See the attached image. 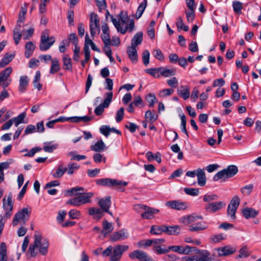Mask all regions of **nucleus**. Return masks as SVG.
<instances>
[{
	"label": "nucleus",
	"mask_w": 261,
	"mask_h": 261,
	"mask_svg": "<svg viewBox=\"0 0 261 261\" xmlns=\"http://www.w3.org/2000/svg\"><path fill=\"white\" fill-rule=\"evenodd\" d=\"M48 246L49 243L46 239L42 238L39 234H36L34 243L30 245L27 255L28 256L34 257L39 250L42 255H45L47 253Z\"/></svg>",
	"instance_id": "1"
},
{
	"label": "nucleus",
	"mask_w": 261,
	"mask_h": 261,
	"mask_svg": "<svg viewBox=\"0 0 261 261\" xmlns=\"http://www.w3.org/2000/svg\"><path fill=\"white\" fill-rule=\"evenodd\" d=\"M113 87V80L109 78H106L105 83V88L109 91L104 94L103 100L99 105V115L102 114L105 109L108 108L112 101L113 94L112 90Z\"/></svg>",
	"instance_id": "2"
},
{
	"label": "nucleus",
	"mask_w": 261,
	"mask_h": 261,
	"mask_svg": "<svg viewBox=\"0 0 261 261\" xmlns=\"http://www.w3.org/2000/svg\"><path fill=\"white\" fill-rule=\"evenodd\" d=\"M128 248L127 245H117L115 247L111 246H109L102 252V255L108 256L111 254L110 261H119L121 258L123 253Z\"/></svg>",
	"instance_id": "3"
},
{
	"label": "nucleus",
	"mask_w": 261,
	"mask_h": 261,
	"mask_svg": "<svg viewBox=\"0 0 261 261\" xmlns=\"http://www.w3.org/2000/svg\"><path fill=\"white\" fill-rule=\"evenodd\" d=\"M238 172V167L235 165H229L227 168L218 172L213 177L214 181H225L227 179L234 176Z\"/></svg>",
	"instance_id": "4"
},
{
	"label": "nucleus",
	"mask_w": 261,
	"mask_h": 261,
	"mask_svg": "<svg viewBox=\"0 0 261 261\" xmlns=\"http://www.w3.org/2000/svg\"><path fill=\"white\" fill-rule=\"evenodd\" d=\"M55 38L54 36L49 37V31L45 29L41 33L39 48L41 51H46L49 49L54 44Z\"/></svg>",
	"instance_id": "5"
},
{
	"label": "nucleus",
	"mask_w": 261,
	"mask_h": 261,
	"mask_svg": "<svg viewBox=\"0 0 261 261\" xmlns=\"http://www.w3.org/2000/svg\"><path fill=\"white\" fill-rule=\"evenodd\" d=\"M31 211L28 208H23L15 214L12 221L13 226L23 225L30 218Z\"/></svg>",
	"instance_id": "6"
},
{
	"label": "nucleus",
	"mask_w": 261,
	"mask_h": 261,
	"mask_svg": "<svg viewBox=\"0 0 261 261\" xmlns=\"http://www.w3.org/2000/svg\"><path fill=\"white\" fill-rule=\"evenodd\" d=\"M93 195L92 193H89L86 195H80L69 199L66 203L73 206H78L82 204L88 203L90 201V198Z\"/></svg>",
	"instance_id": "7"
},
{
	"label": "nucleus",
	"mask_w": 261,
	"mask_h": 261,
	"mask_svg": "<svg viewBox=\"0 0 261 261\" xmlns=\"http://www.w3.org/2000/svg\"><path fill=\"white\" fill-rule=\"evenodd\" d=\"M12 71V68L8 67L0 72V86L2 85L3 89H6L11 84L12 80L9 77Z\"/></svg>",
	"instance_id": "8"
},
{
	"label": "nucleus",
	"mask_w": 261,
	"mask_h": 261,
	"mask_svg": "<svg viewBox=\"0 0 261 261\" xmlns=\"http://www.w3.org/2000/svg\"><path fill=\"white\" fill-rule=\"evenodd\" d=\"M225 205L222 201L211 202L205 204L204 209L207 212L214 213L221 210Z\"/></svg>",
	"instance_id": "9"
},
{
	"label": "nucleus",
	"mask_w": 261,
	"mask_h": 261,
	"mask_svg": "<svg viewBox=\"0 0 261 261\" xmlns=\"http://www.w3.org/2000/svg\"><path fill=\"white\" fill-rule=\"evenodd\" d=\"M195 247L188 245L170 246L169 247V252L172 251L180 254L188 255L194 250Z\"/></svg>",
	"instance_id": "10"
},
{
	"label": "nucleus",
	"mask_w": 261,
	"mask_h": 261,
	"mask_svg": "<svg viewBox=\"0 0 261 261\" xmlns=\"http://www.w3.org/2000/svg\"><path fill=\"white\" fill-rule=\"evenodd\" d=\"M89 27L91 36L94 37L98 31V16L94 12L91 13Z\"/></svg>",
	"instance_id": "11"
},
{
	"label": "nucleus",
	"mask_w": 261,
	"mask_h": 261,
	"mask_svg": "<svg viewBox=\"0 0 261 261\" xmlns=\"http://www.w3.org/2000/svg\"><path fill=\"white\" fill-rule=\"evenodd\" d=\"M166 205L170 208L178 211L186 210L187 207V203L180 200H171L166 203Z\"/></svg>",
	"instance_id": "12"
},
{
	"label": "nucleus",
	"mask_w": 261,
	"mask_h": 261,
	"mask_svg": "<svg viewBox=\"0 0 261 261\" xmlns=\"http://www.w3.org/2000/svg\"><path fill=\"white\" fill-rule=\"evenodd\" d=\"M129 256L132 259H138L140 261H153L145 252L139 250H136L130 253Z\"/></svg>",
	"instance_id": "13"
},
{
	"label": "nucleus",
	"mask_w": 261,
	"mask_h": 261,
	"mask_svg": "<svg viewBox=\"0 0 261 261\" xmlns=\"http://www.w3.org/2000/svg\"><path fill=\"white\" fill-rule=\"evenodd\" d=\"M138 206L145 211L141 214V216L143 219H151L153 218L154 214L159 212L158 210L150 208L144 205H139Z\"/></svg>",
	"instance_id": "14"
},
{
	"label": "nucleus",
	"mask_w": 261,
	"mask_h": 261,
	"mask_svg": "<svg viewBox=\"0 0 261 261\" xmlns=\"http://www.w3.org/2000/svg\"><path fill=\"white\" fill-rule=\"evenodd\" d=\"M3 208L5 211L4 217L6 218H9L12 215L13 209V203L11 200V197L9 196L7 199H3Z\"/></svg>",
	"instance_id": "15"
},
{
	"label": "nucleus",
	"mask_w": 261,
	"mask_h": 261,
	"mask_svg": "<svg viewBox=\"0 0 261 261\" xmlns=\"http://www.w3.org/2000/svg\"><path fill=\"white\" fill-rule=\"evenodd\" d=\"M128 236V235L126 230L122 229L112 234L110 237V240L113 242H116L123 240L127 238Z\"/></svg>",
	"instance_id": "16"
},
{
	"label": "nucleus",
	"mask_w": 261,
	"mask_h": 261,
	"mask_svg": "<svg viewBox=\"0 0 261 261\" xmlns=\"http://www.w3.org/2000/svg\"><path fill=\"white\" fill-rule=\"evenodd\" d=\"M112 22L118 32L124 34L127 31V23L120 22V20L111 16Z\"/></svg>",
	"instance_id": "17"
},
{
	"label": "nucleus",
	"mask_w": 261,
	"mask_h": 261,
	"mask_svg": "<svg viewBox=\"0 0 261 261\" xmlns=\"http://www.w3.org/2000/svg\"><path fill=\"white\" fill-rule=\"evenodd\" d=\"M208 227V224L206 222L201 221L190 225L189 229L190 232H195L205 230Z\"/></svg>",
	"instance_id": "18"
},
{
	"label": "nucleus",
	"mask_w": 261,
	"mask_h": 261,
	"mask_svg": "<svg viewBox=\"0 0 261 261\" xmlns=\"http://www.w3.org/2000/svg\"><path fill=\"white\" fill-rule=\"evenodd\" d=\"M111 204V197L110 196H107L99 200V206L103 210V211L112 215V213L109 211Z\"/></svg>",
	"instance_id": "19"
},
{
	"label": "nucleus",
	"mask_w": 261,
	"mask_h": 261,
	"mask_svg": "<svg viewBox=\"0 0 261 261\" xmlns=\"http://www.w3.org/2000/svg\"><path fill=\"white\" fill-rule=\"evenodd\" d=\"M218 255L220 256H225L234 253L236 249L230 246H225L219 248L217 249Z\"/></svg>",
	"instance_id": "20"
},
{
	"label": "nucleus",
	"mask_w": 261,
	"mask_h": 261,
	"mask_svg": "<svg viewBox=\"0 0 261 261\" xmlns=\"http://www.w3.org/2000/svg\"><path fill=\"white\" fill-rule=\"evenodd\" d=\"M243 216L246 219L255 217L258 214V212L252 207H246L242 210Z\"/></svg>",
	"instance_id": "21"
},
{
	"label": "nucleus",
	"mask_w": 261,
	"mask_h": 261,
	"mask_svg": "<svg viewBox=\"0 0 261 261\" xmlns=\"http://www.w3.org/2000/svg\"><path fill=\"white\" fill-rule=\"evenodd\" d=\"M91 46V48L93 50H97V47L95 44L93 43V42L91 40L89 37L88 34H86L85 36V44H84V51L86 52L87 55H88V53H90L89 50V46Z\"/></svg>",
	"instance_id": "22"
},
{
	"label": "nucleus",
	"mask_w": 261,
	"mask_h": 261,
	"mask_svg": "<svg viewBox=\"0 0 261 261\" xmlns=\"http://www.w3.org/2000/svg\"><path fill=\"white\" fill-rule=\"evenodd\" d=\"M102 34L101 38L103 42L111 41L110 29L107 23H103L101 25Z\"/></svg>",
	"instance_id": "23"
},
{
	"label": "nucleus",
	"mask_w": 261,
	"mask_h": 261,
	"mask_svg": "<svg viewBox=\"0 0 261 261\" xmlns=\"http://www.w3.org/2000/svg\"><path fill=\"white\" fill-rule=\"evenodd\" d=\"M202 219L203 217L201 216L193 214L183 217L182 218V222L185 225H188L196 221L198 219L202 220Z\"/></svg>",
	"instance_id": "24"
},
{
	"label": "nucleus",
	"mask_w": 261,
	"mask_h": 261,
	"mask_svg": "<svg viewBox=\"0 0 261 261\" xmlns=\"http://www.w3.org/2000/svg\"><path fill=\"white\" fill-rule=\"evenodd\" d=\"M29 79L27 75L21 76L19 79V84L18 87L19 91L21 92H24L28 86Z\"/></svg>",
	"instance_id": "25"
},
{
	"label": "nucleus",
	"mask_w": 261,
	"mask_h": 261,
	"mask_svg": "<svg viewBox=\"0 0 261 261\" xmlns=\"http://www.w3.org/2000/svg\"><path fill=\"white\" fill-rule=\"evenodd\" d=\"M127 53L132 62L136 63L138 60V54L136 47L132 46L128 47Z\"/></svg>",
	"instance_id": "26"
},
{
	"label": "nucleus",
	"mask_w": 261,
	"mask_h": 261,
	"mask_svg": "<svg viewBox=\"0 0 261 261\" xmlns=\"http://www.w3.org/2000/svg\"><path fill=\"white\" fill-rule=\"evenodd\" d=\"M21 25H16L13 30V39L16 44L19 43L21 36H22V31Z\"/></svg>",
	"instance_id": "27"
},
{
	"label": "nucleus",
	"mask_w": 261,
	"mask_h": 261,
	"mask_svg": "<svg viewBox=\"0 0 261 261\" xmlns=\"http://www.w3.org/2000/svg\"><path fill=\"white\" fill-rule=\"evenodd\" d=\"M165 232L169 235H177L180 233V227L178 225L164 227Z\"/></svg>",
	"instance_id": "28"
},
{
	"label": "nucleus",
	"mask_w": 261,
	"mask_h": 261,
	"mask_svg": "<svg viewBox=\"0 0 261 261\" xmlns=\"http://www.w3.org/2000/svg\"><path fill=\"white\" fill-rule=\"evenodd\" d=\"M197 176L198 184L200 186H203L206 184V177L203 169L198 168L197 169Z\"/></svg>",
	"instance_id": "29"
},
{
	"label": "nucleus",
	"mask_w": 261,
	"mask_h": 261,
	"mask_svg": "<svg viewBox=\"0 0 261 261\" xmlns=\"http://www.w3.org/2000/svg\"><path fill=\"white\" fill-rule=\"evenodd\" d=\"M15 53H6L0 62V68H4L7 66L14 58Z\"/></svg>",
	"instance_id": "30"
},
{
	"label": "nucleus",
	"mask_w": 261,
	"mask_h": 261,
	"mask_svg": "<svg viewBox=\"0 0 261 261\" xmlns=\"http://www.w3.org/2000/svg\"><path fill=\"white\" fill-rule=\"evenodd\" d=\"M113 230V226L112 223H109L107 220H105L102 223V229L101 233L105 237L107 234L110 233Z\"/></svg>",
	"instance_id": "31"
},
{
	"label": "nucleus",
	"mask_w": 261,
	"mask_h": 261,
	"mask_svg": "<svg viewBox=\"0 0 261 261\" xmlns=\"http://www.w3.org/2000/svg\"><path fill=\"white\" fill-rule=\"evenodd\" d=\"M198 254L199 261H212L211 253L206 250H199Z\"/></svg>",
	"instance_id": "32"
},
{
	"label": "nucleus",
	"mask_w": 261,
	"mask_h": 261,
	"mask_svg": "<svg viewBox=\"0 0 261 261\" xmlns=\"http://www.w3.org/2000/svg\"><path fill=\"white\" fill-rule=\"evenodd\" d=\"M143 34L142 32L137 33L132 39L131 46L136 47L140 44L143 40Z\"/></svg>",
	"instance_id": "33"
},
{
	"label": "nucleus",
	"mask_w": 261,
	"mask_h": 261,
	"mask_svg": "<svg viewBox=\"0 0 261 261\" xmlns=\"http://www.w3.org/2000/svg\"><path fill=\"white\" fill-rule=\"evenodd\" d=\"M60 70V66L59 60L54 58L51 60V67L49 70L50 74H55Z\"/></svg>",
	"instance_id": "34"
},
{
	"label": "nucleus",
	"mask_w": 261,
	"mask_h": 261,
	"mask_svg": "<svg viewBox=\"0 0 261 261\" xmlns=\"http://www.w3.org/2000/svg\"><path fill=\"white\" fill-rule=\"evenodd\" d=\"M145 117L150 123H152L158 119V115L155 111L148 110L146 112Z\"/></svg>",
	"instance_id": "35"
},
{
	"label": "nucleus",
	"mask_w": 261,
	"mask_h": 261,
	"mask_svg": "<svg viewBox=\"0 0 261 261\" xmlns=\"http://www.w3.org/2000/svg\"><path fill=\"white\" fill-rule=\"evenodd\" d=\"M178 93L185 100L187 99L190 97V89L188 86H181L179 89L178 90Z\"/></svg>",
	"instance_id": "36"
},
{
	"label": "nucleus",
	"mask_w": 261,
	"mask_h": 261,
	"mask_svg": "<svg viewBox=\"0 0 261 261\" xmlns=\"http://www.w3.org/2000/svg\"><path fill=\"white\" fill-rule=\"evenodd\" d=\"M127 185L126 181H121L115 179H112L111 188L121 190L124 187Z\"/></svg>",
	"instance_id": "37"
},
{
	"label": "nucleus",
	"mask_w": 261,
	"mask_h": 261,
	"mask_svg": "<svg viewBox=\"0 0 261 261\" xmlns=\"http://www.w3.org/2000/svg\"><path fill=\"white\" fill-rule=\"evenodd\" d=\"M35 46L32 42L29 41L27 42L25 46V56L27 58H29L31 57L35 49Z\"/></svg>",
	"instance_id": "38"
},
{
	"label": "nucleus",
	"mask_w": 261,
	"mask_h": 261,
	"mask_svg": "<svg viewBox=\"0 0 261 261\" xmlns=\"http://www.w3.org/2000/svg\"><path fill=\"white\" fill-rule=\"evenodd\" d=\"M58 143H53L51 142L44 143L43 150L47 152H52L58 147Z\"/></svg>",
	"instance_id": "39"
},
{
	"label": "nucleus",
	"mask_w": 261,
	"mask_h": 261,
	"mask_svg": "<svg viewBox=\"0 0 261 261\" xmlns=\"http://www.w3.org/2000/svg\"><path fill=\"white\" fill-rule=\"evenodd\" d=\"M63 67L65 70H71L72 65L71 58L68 55H64L63 56Z\"/></svg>",
	"instance_id": "40"
},
{
	"label": "nucleus",
	"mask_w": 261,
	"mask_h": 261,
	"mask_svg": "<svg viewBox=\"0 0 261 261\" xmlns=\"http://www.w3.org/2000/svg\"><path fill=\"white\" fill-rule=\"evenodd\" d=\"M84 189L82 187H76L66 191V194L68 196H71L77 194L83 193Z\"/></svg>",
	"instance_id": "41"
},
{
	"label": "nucleus",
	"mask_w": 261,
	"mask_h": 261,
	"mask_svg": "<svg viewBox=\"0 0 261 261\" xmlns=\"http://www.w3.org/2000/svg\"><path fill=\"white\" fill-rule=\"evenodd\" d=\"M146 6L147 0H144L140 4L136 13V19H139L141 17L146 7Z\"/></svg>",
	"instance_id": "42"
},
{
	"label": "nucleus",
	"mask_w": 261,
	"mask_h": 261,
	"mask_svg": "<svg viewBox=\"0 0 261 261\" xmlns=\"http://www.w3.org/2000/svg\"><path fill=\"white\" fill-rule=\"evenodd\" d=\"M176 73V70L174 69H167L163 67H160V74L165 77H169L174 75Z\"/></svg>",
	"instance_id": "43"
},
{
	"label": "nucleus",
	"mask_w": 261,
	"mask_h": 261,
	"mask_svg": "<svg viewBox=\"0 0 261 261\" xmlns=\"http://www.w3.org/2000/svg\"><path fill=\"white\" fill-rule=\"evenodd\" d=\"M27 25H24L25 28ZM22 31V37L24 40L30 39L33 35L34 32V29L33 28H29V29L24 28Z\"/></svg>",
	"instance_id": "44"
},
{
	"label": "nucleus",
	"mask_w": 261,
	"mask_h": 261,
	"mask_svg": "<svg viewBox=\"0 0 261 261\" xmlns=\"http://www.w3.org/2000/svg\"><path fill=\"white\" fill-rule=\"evenodd\" d=\"M7 258L6 245L2 243L0 245V261H7Z\"/></svg>",
	"instance_id": "45"
},
{
	"label": "nucleus",
	"mask_w": 261,
	"mask_h": 261,
	"mask_svg": "<svg viewBox=\"0 0 261 261\" xmlns=\"http://www.w3.org/2000/svg\"><path fill=\"white\" fill-rule=\"evenodd\" d=\"M164 227H165V225H152L150 228V232L153 234H161L163 232H165V228H163Z\"/></svg>",
	"instance_id": "46"
},
{
	"label": "nucleus",
	"mask_w": 261,
	"mask_h": 261,
	"mask_svg": "<svg viewBox=\"0 0 261 261\" xmlns=\"http://www.w3.org/2000/svg\"><path fill=\"white\" fill-rule=\"evenodd\" d=\"M26 117V113L23 112L18 115L17 117L12 118L13 122L16 127L23 122V120Z\"/></svg>",
	"instance_id": "47"
},
{
	"label": "nucleus",
	"mask_w": 261,
	"mask_h": 261,
	"mask_svg": "<svg viewBox=\"0 0 261 261\" xmlns=\"http://www.w3.org/2000/svg\"><path fill=\"white\" fill-rule=\"evenodd\" d=\"M66 172V168L62 165H60L52 175L55 178H61Z\"/></svg>",
	"instance_id": "48"
},
{
	"label": "nucleus",
	"mask_w": 261,
	"mask_h": 261,
	"mask_svg": "<svg viewBox=\"0 0 261 261\" xmlns=\"http://www.w3.org/2000/svg\"><path fill=\"white\" fill-rule=\"evenodd\" d=\"M145 71L146 73L155 78H159L161 76L160 67L146 69Z\"/></svg>",
	"instance_id": "49"
},
{
	"label": "nucleus",
	"mask_w": 261,
	"mask_h": 261,
	"mask_svg": "<svg viewBox=\"0 0 261 261\" xmlns=\"http://www.w3.org/2000/svg\"><path fill=\"white\" fill-rule=\"evenodd\" d=\"M104 11L106 19L110 16L109 11L107 9V4L105 0H99V11Z\"/></svg>",
	"instance_id": "50"
},
{
	"label": "nucleus",
	"mask_w": 261,
	"mask_h": 261,
	"mask_svg": "<svg viewBox=\"0 0 261 261\" xmlns=\"http://www.w3.org/2000/svg\"><path fill=\"white\" fill-rule=\"evenodd\" d=\"M79 168V166L76 163H69L68 166L66 168V171L69 175L73 174L75 171Z\"/></svg>",
	"instance_id": "51"
},
{
	"label": "nucleus",
	"mask_w": 261,
	"mask_h": 261,
	"mask_svg": "<svg viewBox=\"0 0 261 261\" xmlns=\"http://www.w3.org/2000/svg\"><path fill=\"white\" fill-rule=\"evenodd\" d=\"M176 25L178 30H183L186 32L189 30V27L184 24L183 20L181 17H178L177 18Z\"/></svg>",
	"instance_id": "52"
},
{
	"label": "nucleus",
	"mask_w": 261,
	"mask_h": 261,
	"mask_svg": "<svg viewBox=\"0 0 261 261\" xmlns=\"http://www.w3.org/2000/svg\"><path fill=\"white\" fill-rule=\"evenodd\" d=\"M219 197L217 195L212 193H207L203 196V201L208 203L210 201H213L218 199Z\"/></svg>",
	"instance_id": "53"
},
{
	"label": "nucleus",
	"mask_w": 261,
	"mask_h": 261,
	"mask_svg": "<svg viewBox=\"0 0 261 261\" xmlns=\"http://www.w3.org/2000/svg\"><path fill=\"white\" fill-rule=\"evenodd\" d=\"M232 7L234 12L238 14L241 13V11L243 8L242 3L239 1H233L232 3Z\"/></svg>",
	"instance_id": "54"
},
{
	"label": "nucleus",
	"mask_w": 261,
	"mask_h": 261,
	"mask_svg": "<svg viewBox=\"0 0 261 261\" xmlns=\"http://www.w3.org/2000/svg\"><path fill=\"white\" fill-rule=\"evenodd\" d=\"M9 166V163L8 162H2L0 163V183L4 179V173L3 170L8 169Z\"/></svg>",
	"instance_id": "55"
},
{
	"label": "nucleus",
	"mask_w": 261,
	"mask_h": 261,
	"mask_svg": "<svg viewBox=\"0 0 261 261\" xmlns=\"http://www.w3.org/2000/svg\"><path fill=\"white\" fill-rule=\"evenodd\" d=\"M180 119H181V124H180V127L181 131L185 134L187 137L189 136L188 132L186 129V124H187V120H186V117L184 114H182L180 115Z\"/></svg>",
	"instance_id": "56"
},
{
	"label": "nucleus",
	"mask_w": 261,
	"mask_h": 261,
	"mask_svg": "<svg viewBox=\"0 0 261 261\" xmlns=\"http://www.w3.org/2000/svg\"><path fill=\"white\" fill-rule=\"evenodd\" d=\"M250 252L248 250V249L246 246H244L242 247L239 250V254L237 257V258H246L249 256Z\"/></svg>",
	"instance_id": "57"
},
{
	"label": "nucleus",
	"mask_w": 261,
	"mask_h": 261,
	"mask_svg": "<svg viewBox=\"0 0 261 261\" xmlns=\"http://www.w3.org/2000/svg\"><path fill=\"white\" fill-rule=\"evenodd\" d=\"M69 218L72 219H79L81 217V213L76 210L73 209L68 212Z\"/></svg>",
	"instance_id": "58"
},
{
	"label": "nucleus",
	"mask_w": 261,
	"mask_h": 261,
	"mask_svg": "<svg viewBox=\"0 0 261 261\" xmlns=\"http://www.w3.org/2000/svg\"><path fill=\"white\" fill-rule=\"evenodd\" d=\"M146 100L149 103V107L152 108L154 104L158 101L154 94L149 93L146 97Z\"/></svg>",
	"instance_id": "59"
},
{
	"label": "nucleus",
	"mask_w": 261,
	"mask_h": 261,
	"mask_svg": "<svg viewBox=\"0 0 261 261\" xmlns=\"http://www.w3.org/2000/svg\"><path fill=\"white\" fill-rule=\"evenodd\" d=\"M253 188V185L252 184H249L242 188L241 189V191L244 195L248 196L251 193Z\"/></svg>",
	"instance_id": "60"
},
{
	"label": "nucleus",
	"mask_w": 261,
	"mask_h": 261,
	"mask_svg": "<svg viewBox=\"0 0 261 261\" xmlns=\"http://www.w3.org/2000/svg\"><path fill=\"white\" fill-rule=\"evenodd\" d=\"M184 192L186 194L192 196H197L199 193V190L197 188H186L184 189Z\"/></svg>",
	"instance_id": "61"
},
{
	"label": "nucleus",
	"mask_w": 261,
	"mask_h": 261,
	"mask_svg": "<svg viewBox=\"0 0 261 261\" xmlns=\"http://www.w3.org/2000/svg\"><path fill=\"white\" fill-rule=\"evenodd\" d=\"M237 208L228 206L227 214L228 216L230 217V219L234 221L236 219V213Z\"/></svg>",
	"instance_id": "62"
},
{
	"label": "nucleus",
	"mask_w": 261,
	"mask_h": 261,
	"mask_svg": "<svg viewBox=\"0 0 261 261\" xmlns=\"http://www.w3.org/2000/svg\"><path fill=\"white\" fill-rule=\"evenodd\" d=\"M110 126L107 125H101L99 128L100 132L106 137H108L110 134Z\"/></svg>",
	"instance_id": "63"
},
{
	"label": "nucleus",
	"mask_w": 261,
	"mask_h": 261,
	"mask_svg": "<svg viewBox=\"0 0 261 261\" xmlns=\"http://www.w3.org/2000/svg\"><path fill=\"white\" fill-rule=\"evenodd\" d=\"M240 203V199L238 196H234L230 201L228 206L238 208Z\"/></svg>",
	"instance_id": "64"
}]
</instances>
